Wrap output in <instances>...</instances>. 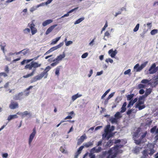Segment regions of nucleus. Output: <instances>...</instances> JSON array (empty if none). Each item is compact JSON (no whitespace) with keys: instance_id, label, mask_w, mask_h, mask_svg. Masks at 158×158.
I'll return each instance as SVG.
<instances>
[{"instance_id":"f257e3e1","label":"nucleus","mask_w":158,"mask_h":158,"mask_svg":"<svg viewBox=\"0 0 158 158\" xmlns=\"http://www.w3.org/2000/svg\"><path fill=\"white\" fill-rule=\"evenodd\" d=\"M123 146V145H116L114 147L112 148L108 151L103 152L102 156L104 157L106 156V158H115L119 152V148H121Z\"/></svg>"},{"instance_id":"f03ea898","label":"nucleus","mask_w":158,"mask_h":158,"mask_svg":"<svg viewBox=\"0 0 158 158\" xmlns=\"http://www.w3.org/2000/svg\"><path fill=\"white\" fill-rule=\"evenodd\" d=\"M114 129V126H112L110 127V124L107 125L104 129L105 133L102 135V138L103 139L106 138L107 140H108L114 135V134L112 133V131Z\"/></svg>"},{"instance_id":"7ed1b4c3","label":"nucleus","mask_w":158,"mask_h":158,"mask_svg":"<svg viewBox=\"0 0 158 158\" xmlns=\"http://www.w3.org/2000/svg\"><path fill=\"white\" fill-rule=\"evenodd\" d=\"M51 69V67L50 66H47L46 67L44 71L40 74L34 77L32 82H34L40 80L43 77H44V79L46 78L48 75V72Z\"/></svg>"},{"instance_id":"20e7f679","label":"nucleus","mask_w":158,"mask_h":158,"mask_svg":"<svg viewBox=\"0 0 158 158\" xmlns=\"http://www.w3.org/2000/svg\"><path fill=\"white\" fill-rule=\"evenodd\" d=\"M41 65V64H39L37 62L32 61L30 64H27L25 67V69H28L31 70L32 68L36 69L40 67Z\"/></svg>"},{"instance_id":"39448f33","label":"nucleus","mask_w":158,"mask_h":158,"mask_svg":"<svg viewBox=\"0 0 158 158\" xmlns=\"http://www.w3.org/2000/svg\"><path fill=\"white\" fill-rule=\"evenodd\" d=\"M17 114L20 115L22 118H24L26 116H27L28 118H29L32 116L31 113L27 111H25L22 112H18L17 113Z\"/></svg>"},{"instance_id":"423d86ee","label":"nucleus","mask_w":158,"mask_h":158,"mask_svg":"<svg viewBox=\"0 0 158 158\" xmlns=\"http://www.w3.org/2000/svg\"><path fill=\"white\" fill-rule=\"evenodd\" d=\"M36 133L35 127L33 128V131L32 133L30 135L29 138L28 143L29 145H30Z\"/></svg>"},{"instance_id":"0eeeda50","label":"nucleus","mask_w":158,"mask_h":158,"mask_svg":"<svg viewBox=\"0 0 158 158\" xmlns=\"http://www.w3.org/2000/svg\"><path fill=\"white\" fill-rule=\"evenodd\" d=\"M19 107V104L13 100L11 101L10 103L9 106V107L11 109H15Z\"/></svg>"},{"instance_id":"6e6552de","label":"nucleus","mask_w":158,"mask_h":158,"mask_svg":"<svg viewBox=\"0 0 158 158\" xmlns=\"http://www.w3.org/2000/svg\"><path fill=\"white\" fill-rule=\"evenodd\" d=\"M156 64L155 63H153L150 67L149 69V73L150 74L155 73L157 71L156 68Z\"/></svg>"},{"instance_id":"1a4fd4ad","label":"nucleus","mask_w":158,"mask_h":158,"mask_svg":"<svg viewBox=\"0 0 158 158\" xmlns=\"http://www.w3.org/2000/svg\"><path fill=\"white\" fill-rule=\"evenodd\" d=\"M23 95V93L21 92L17 94H16L14 96H13V98L15 100H21L23 98L22 97Z\"/></svg>"},{"instance_id":"9d476101","label":"nucleus","mask_w":158,"mask_h":158,"mask_svg":"<svg viewBox=\"0 0 158 158\" xmlns=\"http://www.w3.org/2000/svg\"><path fill=\"white\" fill-rule=\"evenodd\" d=\"M65 54L64 52L62 54L60 55L59 56H57L56 58L53 60V61H56L59 62V61H61L62 59L65 57Z\"/></svg>"},{"instance_id":"9b49d317","label":"nucleus","mask_w":158,"mask_h":158,"mask_svg":"<svg viewBox=\"0 0 158 158\" xmlns=\"http://www.w3.org/2000/svg\"><path fill=\"white\" fill-rule=\"evenodd\" d=\"M86 138L87 137L85 134L81 136L78 140L77 144L79 145L81 144L84 141V140L86 139Z\"/></svg>"},{"instance_id":"f8f14e48","label":"nucleus","mask_w":158,"mask_h":158,"mask_svg":"<svg viewBox=\"0 0 158 158\" xmlns=\"http://www.w3.org/2000/svg\"><path fill=\"white\" fill-rule=\"evenodd\" d=\"M117 52L116 50H113V49H111L109 51L108 54L110 55L112 58H114L117 54Z\"/></svg>"},{"instance_id":"ddd939ff","label":"nucleus","mask_w":158,"mask_h":158,"mask_svg":"<svg viewBox=\"0 0 158 158\" xmlns=\"http://www.w3.org/2000/svg\"><path fill=\"white\" fill-rule=\"evenodd\" d=\"M35 25L32 23L31 24L30 28L31 31L32 35L35 34L37 32V30L36 28L35 27Z\"/></svg>"},{"instance_id":"4468645a","label":"nucleus","mask_w":158,"mask_h":158,"mask_svg":"<svg viewBox=\"0 0 158 158\" xmlns=\"http://www.w3.org/2000/svg\"><path fill=\"white\" fill-rule=\"evenodd\" d=\"M57 25V24H55L54 25H53L51 27H49L47 30L45 34L46 35H47L49 33H50L52 31V30Z\"/></svg>"},{"instance_id":"2eb2a0df","label":"nucleus","mask_w":158,"mask_h":158,"mask_svg":"<svg viewBox=\"0 0 158 158\" xmlns=\"http://www.w3.org/2000/svg\"><path fill=\"white\" fill-rule=\"evenodd\" d=\"M64 42H62L61 43H60L59 44L57 45L56 46H55V47H53L52 48H51L50 49L51 50H52V52H53L55 50H56L57 49H59L62 46H63L64 45Z\"/></svg>"},{"instance_id":"dca6fc26","label":"nucleus","mask_w":158,"mask_h":158,"mask_svg":"<svg viewBox=\"0 0 158 158\" xmlns=\"http://www.w3.org/2000/svg\"><path fill=\"white\" fill-rule=\"evenodd\" d=\"M94 149L95 148H93L91 149L90 152L89 153V156L90 157V158H95V155L94 154Z\"/></svg>"},{"instance_id":"f3484780","label":"nucleus","mask_w":158,"mask_h":158,"mask_svg":"<svg viewBox=\"0 0 158 158\" xmlns=\"http://www.w3.org/2000/svg\"><path fill=\"white\" fill-rule=\"evenodd\" d=\"M82 96L81 94H79L78 93L73 95L71 99L73 102H74L78 98H79Z\"/></svg>"},{"instance_id":"a211bd4d","label":"nucleus","mask_w":158,"mask_h":158,"mask_svg":"<svg viewBox=\"0 0 158 158\" xmlns=\"http://www.w3.org/2000/svg\"><path fill=\"white\" fill-rule=\"evenodd\" d=\"M17 114H15L10 115H9L7 117V120L10 121L13 119L18 118V117L17 115Z\"/></svg>"},{"instance_id":"6ab92c4d","label":"nucleus","mask_w":158,"mask_h":158,"mask_svg":"<svg viewBox=\"0 0 158 158\" xmlns=\"http://www.w3.org/2000/svg\"><path fill=\"white\" fill-rule=\"evenodd\" d=\"M134 69L136 72H139L142 70L140 66H139V64H136L134 66Z\"/></svg>"},{"instance_id":"aec40b11","label":"nucleus","mask_w":158,"mask_h":158,"mask_svg":"<svg viewBox=\"0 0 158 158\" xmlns=\"http://www.w3.org/2000/svg\"><path fill=\"white\" fill-rule=\"evenodd\" d=\"M62 67L61 65L57 66L55 69V74L56 75L59 76L60 74V71L61 68Z\"/></svg>"},{"instance_id":"412c9836","label":"nucleus","mask_w":158,"mask_h":158,"mask_svg":"<svg viewBox=\"0 0 158 158\" xmlns=\"http://www.w3.org/2000/svg\"><path fill=\"white\" fill-rule=\"evenodd\" d=\"M52 22L53 20L52 19H48L44 21L42 23V25L43 26L45 27Z\"/></svg>"},{"instance_id":"4be33fe9","label":"nucleus","mask_w":158,"mask_h":158,"mask_svg":"<svg viewBox=\"0 0 158 158\" xmlns=\"http://www.w3.org/2000/svg\"><path fill=\"white\" fill-rule=\"evenodd\" d=\"M61 37H59L56 38V39H53L52 41V42L51 43V44L52 45H53L56 44L57 42L60 39Z\"/></svg>"},{"instance_id":"5701e85b","label":"nucleus","mask_w":158,"mask_h":158,"mask_svg":"<svg viewBox=\"0 0 158 158\" xmlns=\"http://www.w3.org/2000/svg\"><path fill=\"white\" fill-rule=\"evenodd\" d=\"M94 141H89L88 142L85 143L84 144V146L86 148L89 147L93 145Z\"/></svg>"},{"instance_id":"b1692460","label":"nucleus","mask_w":158,"mask_h":158,"mask_svg":"<svg viewBox=\"0 0 158 158\" xmlns=\"http://www.w3.org/2000/svg\"><path fill=\"white\" fill-rule=\"evenodd\" d=\"M109 120L112 123H117L118 122L117 119L115 117H111L110 118Z\"/></svg>"},{"instance_id":"393cba45","label":"nucleus","mask_w":158,"mask_h":158,"mask_svg":"<svg viewBox=\"0 0 158 158\" xmlns=\"http://www.w3.org/2000/svg\"><path fill=\"white\" fill-rule=\"evenodd\" d=\"M84 19H85L84 17H83L79 19H78L77 20L74 22V24L75 25L79 24V23H80L82 21L84 20Z\"/></svg>"},{"instance_id":"a878e982","label":"nucleus","mask_w":158,"mask_h":158,"mask_svg":"<svg viewBox=\"0 0 158 158\" xmlns=\"http://www.w3.org/2000/svg\"><path fill=\"white\" fill-rule=\"evenodd\" d=\"M6 44L5 43H2L0 44L1 49L3 53H5L4 48L6 46Z\"/></svg>"},{"instance_id":"bb28decb","label":"nucleus","mask_w":158,"mask_h":158,"mask_svg":"<svg viewBox=\"0 0 158 158\" xmlns=\"http://www.w3.org/2000/svg\"><path fill=\"white\" fill-rule=\"evenodd\" d=\"M152 91V89L150 88L147 89L144 94L145 95V96L147 97L151 93Z\"/></svg>"},{"instance_id":"cd10ccee","label":"nucleus","mask_w":158,"mask_h":158,"mask_svg":"<svg viewBox=\"0 0 158 158\" xmlns=\"http://www.w3.org/2000/svg\"><path fill=\"white\" fill-rule=\"evenodd\" d=\"M120 112H118L114 115V117L116 118L117 120L122 117Z\"/></svg>"},{"instance_id":"c85d7f7f","label":"nucleus","mask_w":158,"mask_h":158,"mask_svg":"<svg viewBox=\"0 0 158 158\" xmlns=\"http://www.w3.org/2000/svg\"><path fill=\"white\" fill-rule=\"evenodd\" d=\"M158 32V30L157 29H153L150 32V34L152 35H154L157 33Z\"/></svg>"},{"instance_id":"c756f323","label":"nucleus","mask_w":158,"mask_h":158,"mask_svg":"<svg viewBox=\"0 0 158 158\" xmlns=\"http://www.w3.org/2000/svg\"><path fill=\"white\" fill-rule=\"evenodd\" d=\"M134 96V94H131L128 95L127 96V100L128 101L131 100Z\"/></svg>"},{"instance_id":"7c9ffc66","label":"nucleus","mask_w":158,"mask_h":158,"mask_svg":"<svg viewBox=\"0 0 158 158\" xmlns=\"http://www.w3.org/2000/svg\"><path fill=\"white\" fill-rule=\"evenodd\" d=\"M135 108H138L139 109V110H141L145 107V106L144 105H143L142 106L139 105L138 106H135Z\"/></svg>"},{"instance_id":"2f4dec72","label":"nucleus","mask_w":158,"mask_h":158,"mask_svg":"<svg viewBox=\"0 0 158 158\" xmlns=\"http://www.w3.org/2000/svg\"><path fill=\"white\" fill-rule=\"evenodd\" d=\"M133 138H137L139 136V132L138 131H137L134 132V134L133 135Z\"/></svg>"},{"instance_id":"473e14b6","label":"nucleus","mask_w":158,"mask_h":158,"mask_svg":"<svg viewBox=\"0 0 158 158\" xmlns=\"http://www.w3.org/2000/svg\"><path fill=\"white\" fill-rule=\"evenodd\" d=\"M30 30L29 28H26L23 30V32L24 34H28L30 33Z\"/></svg>"},{"instance_id":"72a5a7b5","label":"nucleus","mask_w":158,"mask_h":158,"mask_svg":"<svg viewBox=\"0 0 158 158\" xmlns=\"http://www.w3.org/2000/svg\"><path fill=\"white\" fill-rule=\"evenodd\" d=\"M94 148H95V149L94 150V152L95 153H98L100 152L102 150V148L100 147H99L98 148L96 149V147H94Z\"/></svg>"},{"instance_id":"f704fd0d","label":"nucleus","mask_w":158,"mask_h":158,"mask_svg":"<svg viewBox=\"0 0 158 158\" xmlns=\"http://www.w3.org/2000/svg\"><path fill=\"white\" fill-rule=\"evenodd\" d=\"M144 102L142 100H139L138 102L136 104L135 106L140 105L144 104Z\"/></svg>"},{"instance_id":"c9c22d12","label":"nucleus","mask_w":158,"mask_h":158,"mask_svg":"<svg viewBox=\"0 0 158 158\" xmlns=\"http://www.w3.org/2000/svg\"><path fill=\"white\" fill-rule=\"evenodd\" d=\"M139 23L137 24L135 28L134 29L133 31L135 32H136L139 30Z\"/></svg>"},{"instance_id":"e433bc0d","label":"nucleus","mask_w":158,"mask_h":158,"mask_svg":"<svg viewBox=\"0 0 158 158\" xmlns=\"http://www.w3.org/2000/svg\"><path fill=\"white\" fill-rule=\"evenodd\" d=\"M150 81L148 79H143L141 81V83L143 84H149Z\"/></svg>"},{"instance_id":"4c0bfd02","label":"nucleus","mask_w":158,"mask_h":158,"mask_svg":"<svg viewBox=\"0 0 158 158\" xmlns=\"http://www.w3.org/2000/svg\"><path fill=\"white\" fill-rule=\"evenodd\" d=\"M131 69H128L127 70L125 71L124 73V74L125 75H131Z\"/></svg>"},{"instance_id":"58836bf2","label":"nucleus","mask_w":158,"mask_h":158,"mask_svg":"<svg viewBox=\"0 0 158 158\" xmlns=\"http://www.w3.org/2000/svg\"><path fill=\"white\" fill-rule=\"evenodd\" d=\"M110 91V89H109L107 91H106L102 96L101 99H103L104 97H105L108 94V93Z\"/></svg>"},{"instance_id":"ea45409f","label":"nucleus","mask_w":158,"mask_h":158,"mask_svg":"<svg viewBox=\"0 0 158 158\" xmlns=\"http://www.w3.org/2000/svg\"><path fill=\"white\" fill-rule=\"evenodd\" d=\"M136 139L135 138H134L133 139L135 141V143L136 144L139 145V144H140V143L141 142V139L136 140V139Z\"/></svg>"},{"instance_id":"a19ab883","label":"nucleus","mask_w":158,"mask_h":158,"mask_svg":"<svg viewBox=\"0 0 158 158\" xmlns=\"http://www.w3.org/2000/svg\"><path fill=\"white\" fill-rule=\"evenodd\" d=\"M148 63V61H146L141 65L140 66L142 69L146 66Z\"/></svg>"},{"instance_id":"79ce46f5","label":"nucleus","mask_w":158,"mask_h":158,"mask_svg":"<svg viewBox=\"0 0 158 158\" xmlns=\"http://www.w3.org/2000/svg\"><path fill=\"white\" fill-rule=\"evenodd\" d=\"M113 141L112 140H110L106 143V146L108 147H110L113 143Z\"/></svg>"},{"instance_id":"37998d69","label":"nucleus","mask_w":158,"mask_h":158,"mask_svg":"<svg viewBox=\"0 0 158 158\" xmlns=\"http://www.w3.org/2000/svg\"><path fill=\"white\" fill-rule=\"evenodd\" d=\"M157 126H155L151 128V132L152 133H154L156 130Z\"/></svg>"},{"instance_id":"c03bdc74","label":"nucleus","mask_w":158,"mask_h":158,"mask_svg":"<svg viewBox=\"0 0 158 158\" xmlns=\"http://www.w3.org/2000/svg\"><path fill=\"white\" fill-rule=\"evenodd\" d=\"M147 134V132H145L142 133V135H141L140 139H142L145 137Z\"/></svg>"},{"instance_id":"a18cd8bd","label":"nucleus","mask_w":158,"mask_h":158,"mask_svg":"<svg viewBox=\"0 0 158 158\" xmlns=\"http://www.w3.org/2000/svg\"><path fill=\"white\" fill-rule=\"evenodd\" d=\"M105 61L107 63H108V62H110L111 63H112L113 62V60L112 59L110 58H108L106 59Z\"/></svg>"},{"instance_id":"49530a36","label":"nucleus","mask_w":158,"mask_h":158,"mask_svg":"<svg viewBox=\"0 0 158 158\" xmlns=\"http://www.w3.org/2000/svg\"><path fill=\"white\" fill-rule=\"evenodd\" d=\"M88 54L87 52H85L82 55L81 57L82 58H85L88 56Z\"/></svg>"},{"instance_id":"de8ad7c7","label":"nucleus","mask_w":158,"mask_h":158,"mask_svg":"<svg viewBox=\"0 0 158 158\" xmlns=\"http://www.w3.org/2000/svg\"><path fill=\"white\" fill-rule=\"evenodd\" d=\"M134 103H133V102L132 100H130V101L129 102V103L127 105V107H130L131 106H133Z\"/></svg>"},{"instance_id":"09e8293b","label":"nucleus","mask_w":158,"mask_h":158,"mask_svg":"<svg viewBox=\"0 0 158 158\" xmlns=\"http://www.w3.org/2000/svg\"><path fill=\"white\" fill-rule=\"evenodd\" d=\"M108 26V24H107V22L106 21L104 27L102 28V31H101V33H102V32L103 31H104L106 28Z\"/></svg>"},{"instance_id":"8fccbe9b","label":"nucleus","mask_w":158,"mask_h":158,"mask_svg":"<svg viewBox=\"0 0 158 158\" xmlns=\"http://www.w3.org/2000/svg\"><path fill=\"white\" fill-rule=\"evenodd\" d=\"M54 62L52 63L51 64V66H56L59 63V62H58L56 61H55Z\"/></svg>"},{"instance_id":"3c124183","label":"nucleus","mask_w":158,"mask_h":158,"mask_svg":"<svg viewBox=\"0 0 158 158\" xmlns=\"http://www.w3.org/2000/svg\"><path fill=\"white\" fill-rule=\"evenodd\" d=\"M45 5V3L43 2L40 4L37 5L36 6H35V7H36V8L37 9L38 8H39V7H40V6H44Z\"/></svg>"},{"instance_id":"603ef678","label":"nucleus","mask_w":158,"mask_h":158,"mask_svg":"<svg viewBox=\"0 0 158 158\" xmlns=\"http://www.w3.org/2000/svg\"><path fill=\"white\" fill-rule=\"evenodd\" d=\"M73 43V42L71 41H68L67 42H66L65 45L66 46H69V45L72 44Z\"/></svg>"},{"instance_id":"864d4df0","label":"nucleus","mask_w":158,"mask_h":158,"mask_svg":"<svg viewBox=\"0 0 158 158\" xmlns=\"http://www.w3.org/2000/svg\"><path fill=\"white\" fill-rule=\"evenodd\" d=\"M22 53L24 55H25L27 54L29 52V50H22Z\"/></svg>"},{"instance_id":"5fc2aeb1","label":"nucleus","mask_w":158,"mask_h":158,"mask_svg":"<svg viewBox=\"0 0 158 158\" xmlns=\"http://www.w3.org/2000/svg\"><path fill=\"white\" fill-rule=\"evenodd\" d=\"M114 94V92H113V93H111V94H110L109 95V96H108V97L107 98V99H108L109 100V99H110V98H111L112 97Z\"/></svg>"},{"instance_id":"6e6d98bb","label":"nucleus","mask_w":158,"mask_h":158,"mask_svg":"<svg viewBox=\"0 0 158 158\" xmlns=\"http://www.w3.org/2000/svg\"><path fill=\"white\" fill-rule=\"evenodd\" d=\"M121 110L120 112L121 113H123L125 112V111H126V107H123V106H122V107L121 109Z\"/></svg>"},{"instance_id":"4d7b16f0","label":"nucleus","mask_w":158,"mask_h":158,"mask_svg":"<svg viewBox=\"0 0 158 158\" xmlns=\"http://www.w3.org/2000/svg\"><path fill=\"white\" fill-rule=\"evenodd\" d=\"M36 9V7H35V6H34L30 8V12H32Z\"/></svg>"},{"instance_id":"13d9d810","label":"nucleus","mask_w":158,"mask_h":158,"mask_svg":"<svg viewBox=\"0 0 158 158\" xmlns=\"http://www.w3.org/2000/svg\"><path fill=\"white\" fill-rule=\"evenodd\" d=\"M84 148V146H81L78 148L77 152H78L80 153H81V151Z\"/></svg>"},{"instance_id":"bf43d9fd","label":"nucleus","mask_w":158,"mask_h":158,"mask_svg":"<svg viewBox=\"0 0 158 158\" xmlns=\"http://www.w3.org/2000/svg\"><path fill=\"white\" fill-rule=\"evenodd\" d=\"M95 39V38H94L91 41L89 44V45L90 46H92L94 44V40Z\"/></svg>"},{"instance_id":"052dcab7","label":"nucleus","mask_w":158,"mask_h":158,"mask_svg":"<svg viewBox=\"0 0 158 158\" xmlns=\"http://www.w3.org/2000/svg\"><path fill=\"white\" fill-rule=\"evenodd\" d=\"M147 151L145 150L143 151V156L142 157V158H146L147 154L146 153Z\"/></svg>"},{"instance_id":"680f3d73","label":"nucleus","mask_w":158,"mask_h":158,"mask_svg":"<svg viewBox=\"0 0 158 158\" xmlns=\"http://www.w3.org/2000/svg\"><path fill=\"white\" fill-rule=\"evenodd\" d=\"M8 155L7 153H4L2 154V157L3 158H7Z\"/></svg>"},{"instance_id":"e2e57ef3","label":"nucleus","mask_w":158,"mask_h":158,"mask_svg":"<svg viewBox=\"0 0 158 158\" xmlns=\"http://www.w3.org/2000/svg\"><path fill=\"white\" fill-rule=\"evenodd\" d=\"M133 110L132 109L128 110L127 112V114L128 115H130Z\"/></svg>"},{"instance_id":"0e129e2a","label":"nucleus","mask_w":158,"mask_h":158,"mask_svg":"<svg viewBox=\"0 0 158 158\" xmlns=\"http://www.w3.org/2000/svg\"><path fill=\"white\" fill-rule=\"evenodd\" d=\"M60 150L62 153H65L66 152H65V149L64 148L62 147H60Z\"/></svg>"},{"instance_id":"69168bd1","label":"nucleus","mask_w":158,"mask_h":158,"mask_svg":"<svg viewBox=\"0 0 158 158\" xmlns=\"http://www.w3.org/2000/svg\"><path fill=\"white\" fill-rule=\"evenodd\" d=\"M78 8V7H77L69 11L68 12V13H69V14L73 12V11H75L76 10H77Z\"/></svg>"},{"instance_id":"338daca9","label":"nucleus","mask_w":158,"mask_h":158,"mask_svg":"<svg viewBox=\"0 0 158 158\" xmlns=\"http://www.w3.org/2000/svg\"><path fill=\"white\" fill-rule=\"evenodd\" d=\"M145 87V85L142 84H139L138 85V87L139 89H142L144 88Z\"/></svg>"},{"instance_id":"774afa93","label":"nucleus","mask_w":158,"mask_h":158,"mask_svg":"<svg viewBox=\"0 0 158 158\" xmlns=\"http://www.w3.org/2000/svg\"><path fill=\"white\" fill-rule=\"evenodd\" d=\"M121 100V98L120 97H118L115 99V102L117 103H118L119 101Z\"/></svg>"}]
</instances>
